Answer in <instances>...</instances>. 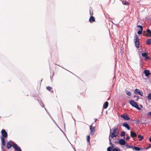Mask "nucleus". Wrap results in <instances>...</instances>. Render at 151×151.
Masks as SVG:
<instances>
[{"label":"nucleus","instance_id":"35","mask_svg":"<svg viewBox=\"0 0 151 151\" xmlns=\"http://www.w3.org/2000/svg\"><path fill=\"white\" fill-rule=\"evenodd\" d=\"M147 116L151 117V111L149 112L147 114Z\"/></svg>","mask_w":151,"mask_h":151},{"label":"nucleus","instance_id":"38","mask_svg":"<svg viewBox=\"0 0 151 151\" xmlns=\"http://www.w3.org/2000/svg\"><path fill=\"white\" fill-rule=\"evenodd\" d=\"M130 138V137L129 136L127 137L126 138V140H128Z\"/></svg>","mask_w":151,"mask_h":151},{"label":"nucleus","instance_id":"36","mask_svg":"<svg viewBox=\"0 0 151 151\" xmlns=\"http://www.w3.org/2000/svg\"><path fill=\"white\" fill-rule=\"evenodd\" d=\"M124 4L125 5H128L129 4V3L128 2H126V1H125L124 3Z\"/></svg>","mask_w":151,"mask_h":151},{"label":"nucleus","instance_id":"7","mask_svg":"<svg viewBox=\"0 0 151 151\" xmlns=\"http://www.w3.org/2000/svg\"><path fill=\"white\" fill-rule=\"evenodd\" d=\"M121 117L126 120H128L129 119V116L127 115H122L121 116Z\"/></svg>","mask_w":151,"mask_h":151},{"label":"nucleus","instance_id":"45","mask_svg":"<svg viewBox=\"0 0 151 151\" xmlns=\"http://www.w3.org/2000/svg\"><path fill=\"white\" fill-rule=\"evenodd\" d=\"M45 110H46V109H45Z\"/></svg>","mask_w":151,"mask_h":151},{"label":"nucleus","instance_id":"31","mask_svg":"<svg viewBox=\"0 0 151 151\" xmlns=\"http://www.w3.org/2000/svg\"><path fill=\"white\" fill-rule=\"evenodd\" d=\"M134 98H135L137 100V101H138V99H139V97L138 96H137V95H134Z\"/></svg>","mask_w":151,"mask_h":151},{"label":"nucleus","instance_id":"10","mask_svg":"<svg viewBox=\"0 0 151 151\" xmlns=\"http://www.w3.org/2000/svg\"><path fill=\"white\" fill-rule=\"evenodd\" d=\"M144 73L146 76H148L150 74L149 70H144Z\"/></svg>","mask_w":151,"mask_h":151},{"label":"nucleus","instance_id":"44","mask_svg":"<svg viewBox=\"0 0 151 151\" xmlns=\"http://www.w3.org/2000/svg\"><path fill=\"white\" fill-rule=\"evenodd\" d=\"M140 106L142 107V106L141 105H140Z\"/></svg>","mask_w":151,"mask_h":151},{"label":"nucleus","instance_id":"41","mask_svg":"<svg viewBox=\"0 0 151 151\" xmlns=\"http://www.w3.org/2000/svg\"><path fill=\"white\" fill-rule=\"evenodd\" d=\"M90 14L91 15H93V13L92 12H90Z\"/></svg>","mask_w":151,"mask_h":151},{"label":"nucleus","instance_id":"21","mask_svg":"<svg viewBox=\"0 0 151 151\" xmlns=\"http://www.w3.org/2000/svg\"><path fill=\"white\" fill-rule=\"evenodd\" d=\"M126 146L127 147V148H132V149L133 148V146H129V145L127 144H125Z\"/></svg>","mask_w":151,"mask_h":151},{"label":"nucleus","instance_id":"30","mask_svg":"<svg viewBox=\"0 0 151 151\" xmlns=\"http://www.w3.org/2000/svg\"><path fill=\"white\" fill-rule=\"evenodd\" d=\"M137 27H139L140 28V30H143V27L141 25H137Z\"/></svg>","mask_w":151,"mask_h":151},{"label":"nucleus","instance_id":"32","mask_svg":"<svg viewBox=\"0 0 151 151\" xmlns=\"http://www.w3.org/2000/svg\"><path fill=\"white\" fill-rule=\"evenodd\" d=\"M40 104L41 105V106L42 107H44V104L42 103V101H40Z\"/></svg>","mask_w":151,"mask_h":151},{"label":"nucleus","instance_id":"1","mask_svg":"<svg viewBox=\"0 0 151 151\" xmlns=\"http://www.w3.org/2000/svg\"><path fill=\"white\" fill-rule=\"evenodd\" d=\"M112 130H113V132L111 133V130H110L111 135L109 136L110 137H111V139H112L114 137H117L119 133V130L117 128L114 127L112 129Z\"/></svg>","mask_w":151,"mask_h":151},{"label":"nucleus","instance_id":"15","mask_svg":"<svg viewBox=\"0 0 151 151\" xmlns=\"http://www.w3.org/2000/svg\"><path fill=\"white\" fill-rule=\"evenodd\" d=\"M7 148L8 149H9L11 148L12 147V145L10 143V142L9 141L7 142Z\"/></svg>","mask_w":151,"mask_h":151},{"label":"nucleus","instance_id":"9","mask_svg":"<svg viewBox=\"0 0 151 151\" xmlns=\"http://www.w3.org/2000/svg\"><path fill=\"white\" fill-rule=\"evenodd\" d=\"M90 129L91 131V134L93 135L94 133V128L93 127L92 125L90 126Z\"/></svg>","mask_w":151,"mask_h":151},{"label":"nucleus","instance_id":"42","mask_svg":"<svg viewBox=\"0 0 151 151\" xmlns=\"http://www.w3.org/2000/svg\"><path fill=\"white\" fill-rule=\"evenodd\" d=\"M139 120H138V121H137V123H138V122H139Z\"/></svg>","mask_w":151,"mask_h":151},{"label":"nucleus","instance_id":"34","mask_svg":"<svg viewBox=\"0 0 151 151\" xmlns=\"http://www.w3.org/2000/svg\"><path fill=\"white\" fill-rule=\"evenodd\" d=\"M139 94L141 96H142L143 95V93L142 91H141L139 92Z\"/></svg>","mask_w":151,"mask_h":151},{"label":"nucleus","instance_id":"43","mask_svg":"<svg viewBox=\"0 0 151 151\" xmlns=\"http://www.w3.org/2000/svg\"><path fill=\"white\" fill-rule=\"evenodd\" d=\"M96 120H97V119H96L95 120V122H96Z\"/></svg>","mask_w":151,"mask_h":151},{"label":"nucleus","instance_id":"33","mask_svg":"<svg viewBox=\"0 0 151 151\" xmlns=\"http://www.w3.org/2000/svg\"><path fill=\"white\" fill-rule=\"evenodd\" d=\"M111 137H109V144L111 145H112V143L111 142Z\"/></svg>","mask_w":151,"mask_h":151},{"label":"nucleus","instance_id":"6","mask_svg":"<svg viewBox=\"0 0 151 151\" xmlns=\"http://www.w3.org/2000/svg\"><path fill=\"white\" fill-rule=\"evenodd\" d=\"M119 143L121 145H124L126 144V142L124 139H121L119 140Z\"/></svg>","mask_w":151,"mask_h":151},{"label":"nucleus","instance_id":"16","mask_svg":"<svg viewBox=\"0 0 151 151\" xmlns=\"http://www.w3.org/2000/svg\"><path fill=\"white\" fill-rule=\"evenodd\" d=\"M132 149L133 150L139 151L140 150V148L137 147L135 146L133 147Z\"/></svg>","mask_w":151,"mask_h":151},{"label":"nucleus","instance_id":"19","mask_svg":"<svg viewBox=\"0 0 151 151\" xmlns=\"http://www.w3.org/2000/svg\"><path fill=\"white\" fill-rule=\"evenodd\" d=\"M89 21L90 22H92L95 21V19L93 16H91L89 19Z\"/></svg>","mask_w":151,"mask_h":151},{"label":"nucleus","instance_id":"11","mask_svg":"<svg viewBox=\"0 0 151 151\" xmlns=\"http://www.w3.org/2000/svg\"><path fill=\"white\" fill-rule=\"evenodd\" d=\"M123 126L124 127H125L127 128L128 130H129L130 129V128L129 125L127 124V123H124L123 124Z\"/></svg>","mask_w":151,"mask_h":151},{"label":"nucleus","instance_id":"29","mask_svg":"<svg viewBox=\"0 0 151 151\" xmlns=\"http://www.w3.org/2000/svg\"><path fill=\"white\" fill-rule=\"evenodd\" d=\"M47 89L48 91H50L52 88L50 86H48L47 87Z\"/></svg>","mask_w":151,"mask_h":151},{"label":"nucleus","instance_id":"2","mask_svg":"<svg viewBox=\"0 0 151 151\" xmlns=\"http://www.w3.org/2000/svg\"><path fill=\"white\" fill-rule=\"evenodd\" d=\"M134 41L136 47L137 48H139V39L136 34H135Z\"/></svg>","mask_w":151,"mask_h":151},{"label":"nucleus","instance_id":"28","mask_svg":"<svg viewBox=\"0 0 151 151\" xmlns=\"http://www.w3.org/2000/svg\"><path fill=\"white\" fill-rule=\"evenodd\" d=\"M90 137L89 135H88L87 136V141L88 142H90Z\"/></svg>","mask_w":151,"mask_h":151},{"label":"nucleus","instance_id":"8","mask_svg":"<svg viewBox=\"0 0 151 151\" xmlns=\"http://www.w3.org/2000/svg\"><path fill=\"white\" fill-rule=\"evenodd\" d=\"M146 32L147 33L146 34V36L149 37H151V31L149 29H147L146 30Z\"/></svg>","mask_w":151,"mask_h":151},{"label":"nucleus","instance_id":"20","mask_svg":"<svg viewBox=\"0 0 151 151\" xmlns=\"http://www.w3.org/2000/svg\"><path fill=\"white\" fill-rule=\"evenodd\" d=\"M138 137L139 138V141L142 140L143 139V137L142 136H141L140 135H138Z\"/></svg>","mask_w":151,"mask_h":151},{"label":"nucleus","instance_id":"3","mask_svg":"<svg viewBox=\"0 0 151 151\" xmlns=\"http://www.w3.org/2000/svg\"><path fill=\"white\" fill-rule=\"evenodd\" d=\"M130 104L133 107L136 108L139 110H141V109L139 107L137 104L133 100H131L130 102Z\"/></svg>","mask_w":151,"mask_h":151},{"label":"nucleus","instance_id":"27","mask_svg":"<svg viewBox=\"0 0 151 151\" xmlns=\"http://www.w3.org/2000/svg\"><path fill=\"white\" fill-rule=\"evenodd\" d=\"M143 30H139L137 32V33L139 35H141L142 33V31Z\"/></svg>","mask_w":151,"mask_h":151},{"label":"nucleus","instance_id":"23","mask_svg":"<svg viewBox=\"0 0 151 151\" xmlns=\"http://www.w3.org/2000/svg\"><path fill=\"white\" fill-rule=\"evenodd\" d=\"M126 94L129 96H130L131 95V92L128 91L126 90L125 91Z\"/></svg>","mask_w":151,"mask_h":151},{"label":"nucleus","instance_id":"24","mask_svg":"<svg viewBox=\"0 0 151 151\" xmlns=\"http://www.w3.org/2000/svg\"><path fill=\"white\" fill-rule=\"evenodd\" d=\"M125 134L126 133L125 132L122 131L121 133L120 136L121 137H123L125 135Z\"/></svg>","mask_w":151,"mask_h":151},{"label":"nucleus","instance_id":"17","mask_svg":"<svg viewBox=\"0 0 151 151\" xmlns=\"http://www.w3.org/2000/svg\"><path fill=\"white\" fill-rule=\"evenodd\" d=\"M146 44L148 45H150L151 44V39H147L146 41Z\"/></svg>","mask_w":151,"mask_h":151},{"label":"nucleus","instance_id":"13","mask_svg":"<svg viewBox=\"0 0 151 151\" xmlns=\"http://www.w3.org/2000/svg\"><path fill=\"white\" fill-rule=\"evenodd\" d=\"M1 139L2 145L3 146L5 145L6 144V142L4 138H3V137H1Z\"/></svg>","mask_w":151,"mask_h":151},{"label":"nucleus","instance_id":"12","mask_svg":"<svg viewBox=\"0 0 151 151\" xmlns=\"http://www.w3.org/2000/svg\"><path fill=\"white\" fill-rule=\"evenodd\" d=\"M130 134L131 136L132 137H136L137 136V134L135 132L131 131V132Z\"/></svg>","mask_w":151,"mask_h":151},{"label":"nucleus","instance_id":"14","mask_svg":"<svg viewBox=\"0 0 151 151\" xmlns=\"http://www.w3.org/2000/svg\"><path fill=\"white\" fill-rule=\"evenodd\" d=\"M108 102L107 101H106L104 104L103 105V108L104 109H106L107 108L108 106Z\"/></svg>","mask_w":151,"mask_h":151},{"label":"nucleus","instance_id":"26","mask_svg":"<svg viewBox=\"0 0 151 151\" xmlns=\"http://www.w3.org/2000/svg\"><path fill=\"white\" fill-rule=\"evenodd\" d=\"M147 52H144L142 53V56L144 57H145L147 55Z\"/></svg>","mask_w":151,"mask_h":151},{"label":"nucleus","instance_id":"5","mask_svg":"<svg viewBox=\"0 0 151 151\" xmlns=\"http://www.w3.org/2000/svg\"><path fill=\"white\" fill-rule=\"evenodd\" d=\"M13 147L17 151H22V150L19 147L17 144H14L12 145Z\"/></svg>","mask_w":151,"mask_h":151},{"label":"nucleus","instance_id":"4","mask_svg":"<svg viewBox=\"0 0 151 151\" xmlns=\"http://www.w3.org/2000/svg\"><path fill=\"white\" fill-rule=\"evenodd\" d=\"M1 133L2 134V137H3L4 138H6L7 137V133L5 130L2 129L1 131Z\"/></svg>","mask_w":151,"mask_h":151},{"label":"nucleus","instance_id":"22","mask_svg":"<svg viewBox=\"0 0 151 151\" xmlns=\"http://www.w3.org/2000/svg\"><path fill=\"white\" fill-rule=\"evenodd\" d=\"M113 146H112L111 147H109L107 149V151H111V149L113 148Z\"/></svg>","mask_w":151,"mask_h":151},{"label":"nucleus","instance_id":"37","mask_svg":"<svg viewBox=\"0 0 151 151\" xmlns=\"http://www.w3.org/2000/svg\"><path fill=\"white\" fill-rule=\"evenodd\" d=\"M145 59H150V58H149V57L148 56H147V55L146 56V57H145Z\"/></svg>","mask_w":151,"mask_h":151},{"label":"nucleus","instance_id":"39","mask_svg":"<svg viewBox=\"0 0 151 151\" xmlns=\"http://www.w3.org/2000/svg\"><path fill=\"white\" fill-rule=\"evenodd\" d=\"M151 147V144H150V145L147 147V149H148L149 148Z\"/></svg>","mask_w":151,"mask_h":151},{"label":"nucleus","instance_id":"40","mask_svg":"<svg viewBox=\"0 0 151 151\" xmlns=\"http://www.w3.org/2000/svg\"><path fill=\"white\" fill-rule=\"evenodd\" d=\"M149 140L150 142H151V137L149 138Z\"/></svg>","mask_w":151,"mask_h":151},{"label":"nucleus","instance_id":"25","mask_svg":"<svg viewBox=\"0 0 151 151\" xmlns=\"http://www.w3.org/2000/svg\"><path fill=\"white\" fill-rule=\"evenodd\" d=\"M119 149L117 147H115L112 150V151H119Z\"/></svg>","mask_w":151,"mask_h":151},{"label":"nucleus","instance_id":"18","mask_svg":"<svg viewBox=\"0 0 151 151\" xmlns=\"http://www.w3.org/2000/svg\"><path fill=\"white\" fill-rule=\"evenodd\" d=\"M140 91L137 89H136L134 90V93L136 94H139V92Z\"/></svg>","mask_w":151,"mask_h":151}]
</instances>
